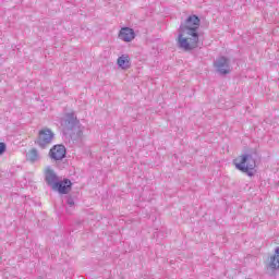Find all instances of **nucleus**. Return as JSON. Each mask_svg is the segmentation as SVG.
Here are the masks:
<instances>
[{"label":"nucleus","mask_w":279,"mask_h":279,"mask_svg":"<svg viewBox=\"0 0 279 279\" xmlns=\"http://www.w3.org/2000/svg\"><path fill=\"white\" fill-rule=\"evenodd\" d=\"M53 138H56V133L49 128H44L39 130L35 138V145L39 147V149H47L53 143Z\"/></svg>","instance_id":"5"},{"label":"nucleus","mask_w":279,"mask_h":279,"mask_svg":"<svg viewBox=\"0 0 279 279\" xmlns=\"http://www.w3.org/2000/svg\"><path fill=\"white\" fill-rule=\"evenodd\" d=\"M256 160H258V151L252 150L240 156L239 159H234L235 169L242 173H246L248 178H254V170L256 169Z\"/></svg>","instance_id":"3"},{"label":"nucleus","mask_w":279,"mask_h":279,"mask_svg":"<svg viewBox=\"0 0 279 279\" xmlns=\"http://www.w3.org/2000/svg\"><path fill=\"white\" fill-rule=\"evenodd\" d=\"M119 38L124 43H132V40L136 38V33L134 32V28L123 27L119 33Z\"/></svg>","instance_id":"10"},{"label":"nucleus","mask_w":279,"mask_h":279,"mask_svg":"<svg viewBox=\"0 0 279 279\" xmlns=\"http://www.w3.org/2000/svg\"><path fill=\"white\" fill-rule=\"evenodd\" d=\"M66 204H68V206H70V207L75 206V201L72 198V196H68V197H66Z\"/></svg>","instance_id":"14"},{"label":"nucleus","mask_w":279,"mask_h":279,"mask_svg":"<svg viewBox=\"0 0 279 279\" xmlns=\"http://www.w3.org/2000/svg\"><path fill=\"white\" fill-rule=\"evenodd\" d=\"M49 157L51 160H64L66 158V147L62 144H57L49 150Z\"/></svg>","instance_id":"8"},{"label":"nucleus","mask_w":279,"mask_h":279,"mask_svg":"<svg viewBox=\"0 0 279 279\" xmlns=\"http://www.w3.org/2000/svg\"><path fill=\"white\" fill-rule=\"evenodd\" d=\"M64 136H70L73 143H82L84 138V130L82 123L77 119L74 112L65 113L61 121Z\"/></svg>","instance_id":"1"},{"label":"nucleus","mask_w":279,"mask_h":279,"mask_svg":"<svg viewBox=\"0 0 279 279\" xmlns=\"http://www.w3.org/2000/svg\"><path fill=\"white\" fill-rule=\"evenodd\" d=\"M199 23H202V20H199V16L195 14L190 15L185 20V24L180 26L179 32H183V34H186V36L199 35V33L197 32V29H199Z\"/></svg>","instance_id":"6"},{"label":"nucleus","mask_w":279,"mask_h":279,"mask_svg":"<svg viewBox=\"0 0 279 279\" xmlns=\"http://www.w3.org/2000/svg\"><path fill=\"white\" fill-rule=\"evenodd\" d=\"M8 151V145L4 142H0V156H3Z\"/></svg>","instance_id":"13"},{"label":"nucleus","mask_w":279,"mask_h":279,"mask_svg":"<svg viewBox=\"0 0 279 279\" xmlns=\"http://www.w3.org/2000/svg\"><path fill=\"white\" fill-rule=\"evenodd\" d=\"M45 182L47 186H50L53 191L60 195H69L73 189V182L70 179L64 178L60 180V177L51 169V167L45 170Z\"/></svg>","instance_id":"2"},{"label":"nucleus","mask_w":279,"mask_h":279,"mask_svg":"<svg viewBox=\"0 0 279 279\" xmlns=\"http://www.w3.org/2000/svg\"><path fill=\"white\" fill-rule=\"evenodd\" d=\"M214 66L220 75L230 74V59L227 57H219L215 62Z\"/></svg>","instance_id":"7"},{"label":"nucleus","mask_w":279,"mask_h":279,"mask_svg":"<svg viewBox=\"0 0 279 279\" xmlns=\"http://www.w3.org/2000/svg\"><path fill=\"white\" fill-rule=\"evenodd\" d=\"M26 160H28V162H32V165H34V162H38V160H40L38 149L32 148L26 155Z\"/></svg>","instance_id":"11"},{"label":"nucleus","mask_w":279,"mask_h":279,"mask_svg":"<svg viewBox=\"0 0 279 279\" xmlns=\"http://www.w3.org/2000/svg\"><path fill=\"white\" fill-rule=\"evenodd\" d=\"M118 66L123 70L130 69L131 63H130L129 57H125V56L119 57L118 58Z\"/></svg>","instance_id":"12"},{"label":"nucleus","mask_w":279,"mask_h":279,"mask_svg":"<svg viewBox=\"0 0 279 279\" xmlns=\"http://www.w3.org/2000/svg\"><path fill=\"white\" fill-rule=\"evenodd\" d=\"M186 36V33L179 32L178 39H177V46L179 49H182V51H193V49H197V45L199 43V35H187L191 36L190 41L189 37Z\"/></svg>","instance_id":"4"},{"label":"nucleus","mask_w":279,"mask_h":279,"mask_svg":"<svg viewBox=\"0 0 279 279\" xmlns=\"http://www.w3.org/2000/svg\"><path fill=\"white\" fill-rule=\"evenodd\" d=\"M266 268L270 269V271L279 270V246L275 248L274 255H271L266 263Z\"/></svg>","instance_id":"9"}]
</instances>
